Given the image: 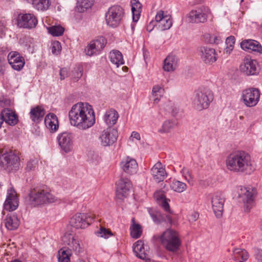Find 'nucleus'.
Listing matches in <instances>:
<instances>
[{"instance_id":"obj_33","label":"nucleus","mask_w":262,"mask_h":262,"mask_svg":"<svg viewBox=\"0 0 262 262\" xmlns=\"http://www.w3.org/2000/svg\"><path fill=\"white\" fill-rule=\"evenodd\" d=\"M130 4L133 13V20L134 22L138 20L142 11V4L139 0H131Z\"/></svg>"},{"instance_id":"obj_46","label":"nucleus","mask_w":262,"mask_h":262,"mask_svg":"<svg viewBox=\"0 0 262 262\" xmlns=\"http://www.w3.org/2000/svg\"><path fill=\"white\" fill-rule=\"evenodd\" d=\"M18 116H1L3 122L4 121L10 125H15L18 121Z\"/></svg>"},{"instance_id":"obj_61","label":"nucleus","mask_w":262,"mask_h":262,"mask_svg":"<svg viewBox=\"0 0 262 262\" xmlns=\"http://www.w3.org/2000/svg\"><path fill=\"white\" fill-rule=\"evenodd\" d=\"M43 116H31V118L32 121L38 123L43 120Z\"/></svg>"},{"instance_id":"obj_23","label":"nucleus","mask_w":262,"mask_h":262,"mask_svg":"<svg viewBox=\"0 0 262 262\" xmlns=\"http://www.w3.org/2000/svg\"><path fill=\"white\" fill-rule=\"evenodd\" d=\"M72 134L68 132H64L58 136V141L59 146L65 152H70L73 148Z\"/></svg>"},{"instance_id":"obj_5","label":"nucleus","mask_w":262,"mask_h":262,"mask_svg":"<svg viewBox=\"0 0 262 262\" xmlns=\"http://www.w3.org/2000/svg\"><path fill=\"white\" fill-rule=\"evenodd\" d=\"M212 100L211 91L207 88H201L195 91L193 102L197 110H202L208 108Z\"/></svg>"},{"instance_id":"obj_14","label":"nucleus","mask_w":262,"mask_h":262,"mask_svg":"<svg viewBox=\"0 0 262 262\" xmlns=\"http://www.w3.org/2000/svg\"><path fill=\"white\" fill-rule=\"evenodd\" d=\"M132 187V184L129 179L126 178H121L116 183V198L121 201L123 200L128 195Z\"/></svg>"},{"instance_id":"obj_59","label":"nucleus","mask_w":262,"mask_h":262,"mask_svg":"<svg viewBox=\"0 0 262 262\" xmlns=\"http://www.w3.org/2000/svg\"><path fill=\"white\" fill-rule=\"evenodd\" d=\"M168 201L169 200L166 199V198L165 200H163L162 202H160L159 204L166 211V212H169L170 209H169V205L168 204Z\"/></svg>"},{"instance_id":"obj_54","label":"nucleus","mask_w":262,"mask_h":262,"mask_svg":"<svg viewBox=\"0 0 262 262\" xmlns=\"http://www.w3.org/2000/svg\"><path fill=\"white\" fill-rule=\"evenodd\" d=\"M154 199L159 204L160 202H162L163 200L166 199L165 195L162 191H158L154 193Z\"/></svg>"},{"instance_id":"obj_15","label":"nucleus","mask_w":262,"mask_h":262,"mask_svg":"<svg viewBox=\"0 0 262 262\" xmlns=\"http://www.w3.org/2000/svg\"><path fill=\"white\" fill-rule=\"evenodd\" d=\"M16 21L18 27L29 29L35 28L38 23L36 17L32 13H20Z\"/></svg>"},{"instance_id":"obj_25","label":"nucleus","mask_w":262,"mask_h":262,"mask_svg":"<svg viewBox=\"0 0 262 262\" xmlns=\"http://www.w3.org/2000/svg\"><path fill=\"white\" fill-rule=\"evenodd\" d=\"M18 206L16 194L15 191L11 189L8 191V195L4 203L6 210L12 211L15 210Z\"/></svg>"},{"instance_id":"obj_64","label":"nucleus","mask_w":262,"mask_h":262,"mask_svg":"<svg viewBox=\"0 0 262 262\" xmlns=\"http://www.w3.org/2000/svg\"><path fill=\"white\" fill-rule=\"evenodd\" d=\"M105 115H118V112L114 109H111Z\"/></svg>"},{"instance_id":"obj_12","label":"nucleus","mask_w":262,"mask_h":262,"mask_svg":"<svg viewBox=\"0 0 262 262\" xmlns=\"http://www.w3.org/2000/svg\"><path fill=\"white\" fill-rule=\"evenodd\" d=\"M210 12L208 7L202 6L189 12L188 15V21L192 23H204L207 20Z\"/></svg>"},{"instance_id":"obj_9","label":"nucleus","mask_w":262,"mask_h":262,"mask_svg":"<svg viewBox=\"0 0 262 262\" xmlns=\"http://www.w3.org/2000/svg\"><path fill=\"white\" fill-rule=\"evenodd\" d=\"M238 198L241 199L244 204L246 211H249L253 206L255 190L250 187L239 186L237 188Z\"/></svg>"},{"instance_id":"obj_26","label":"nucleus","mask_w":262,"mask_h":262,"mask_svg":"<svg viewBox=\"0 0 262 262\" xmlns=\"http://www.w3.org/2000/svg\"><path fill=\"white\" fill-rule=\"evenodd\" d=\"M151 174L157 183L163 181L166 176V172L162 164L158 161L151 168Z\"/></svg>"},{"instance_id":"obj_45","label":"nucleus","mask_w":262,"mask_h":262,"mask_svg":"<svg viewBox=\"0 0 262 262\" xmlns=\"http://www.w3.org/2000/svg\"><path fill=\"white\" fill-rule=\"evenodd\" d=\"M165 110L167 113L173 114L181 113L182 112L179 106L172 103L171 102H168L167 103Z\"/></svg>"},{"instance_id":"obj_52","label":"nucleus","mask_w":262,"mask_h":262,"mask_svg":"<svg viewBox=\"0 0 262 262\" xmlns=\"http://www.w3.org/2000/svg\"><path fill=\"white\" fill-rule=\"evenodd\" d=\"M38 164L37 159L30 160L27 163L26 169L28 171L34 170Z\"/></svg>"},{"instance_id":"obj_44","label":"nucleus","mask_w":262,"mask_h":262,"mask_svg":"<svg viewBox=\"0 0 262 262\" xmlns=\"http://www.w3.org/2000/svg\"><path fill=\"white\" fill-rule=\"evenodd\" d=\"M50 34L54 36L61 35L64 32V28L60 26H53L48 28Z\"/></svg>"},{"instance_id":"obj_63","label":"nucleus","mask_w":262,"mask_h":262,"mask_svg":"<svg viewBox=\"0 0 262 262\" xmlns=\"http://www.w3.org/2000/svg\"><path fill=\"white\" fill-rule=\"evenodd\" d=\"M132 138H135L137 139V140H140V134L136 132H133L131 134V136L130 137V139Z\"/></svg>"},{"instance_id":"obj_57","label":"nucleus","mask_w":262,"mask_h":262,"mask_svg":"<svg viewBox=\"0 0 262 262\" xmlns=\"http://www.w3.org/2000/svg\"><path fill=\"white\" fill-rule=\"evenodd\" d=\"M235 37L233 36H230L227 37L226 39V43L229 48H231V50L232 49L234 43H235Z\"/></svg>"},{"instance_id":"obj_37","label":"nucleus","mask_w":262,"mask_h":262,"mask_svg":"<svg viewBox=\"0 0 262 262\" xmlns=\"http://www.w3.org/2000/svg\"><path fill=\"white\" fill-rule=\"evenodd\" d=\"M110 58L111 62L118 68L124 63L122 53L118 51H112L110 53Z\"/></svg>"},{"instance_id":"obj_55","label":"nucleus","mask_w":262,"mask_h":262,"mask_svg":"<svg viewBox=\"0 0 262 262\" xmlns=\"http://www.w3.org/2000/svg\"><path fill=\"white\" fill-rule=\"evenodd\" d=\"M209 41L211 43L219 44L221 42V38L220 36L216 35H210Z\"/></svg>"},{"instance_id":"obj_30","label":"nucleus","mask_w":262,"mask_h":262,"mask_svg":"<svg viewBox=\"0 0 262 262\" xmlns=\"http://www.w3.org/2000/svg\"><path fill=\"white\" fill-rule=\"evenodd\" d=\"M178 58L173 55L167 56L164 61L163 69L167 72L173 71L178 67Z\"/></svg>"},{"instance_id":"obj_13","label":"nucleus","mask_w":262,"mask_h":262,"mask_svg":"<svg viewBox=\"0 0 262 262\" xmlns=\"http://www.w3.org/2000/svg\"><path fill=\"white\" fill-rule=\"evenodd\" d=\"M118 131L116 128L108 127L100 133L99 139L103 146H110L117 140Z\"/></svg>"},{"instance_id":"obj_40","label":"nucleus","mask_w":262,"mask_h":262,"mask_svg":"<svg viewBox=\"0 0 262 262\" xmlns=\"http://www.w3.org/2000/svg\"><path fill=\"white\" fill-rule=\"evenodd\" d=\"M170 187L172 190L179 193H181L187 189V185L185 183L176 180L170 182Z\"/></svg>"},{"instance_id":"obj_19","label":"nucleus","mask_w":262,"mask_h":262,"mask_svg":"<svg viewBox=\"0 0 262 262\" xmlns=\"http://www.w3.org/2000/svg\"><path fill=\"white\" fill-rule=\"evenodd\" d=\"M225 201L224 195L219 192L214 194L211 198L212 208L215 216L218 218L222 216Z\"/></svg>"},{"instance_id":"obj_18","label":"nucleus","mask_w":262,"mask_h":262,"mask_svg":"<svg viewBox=\"0 0 262 262\" xmlns=\"http://www.w3.org/2000/svg\"><path fill=\"white\" fill-rule=\"evenodd\" d=\"M7 58L9 63L13 70L20 71L23 69L25 64V58L18 52L11 51Z\"/></svg>"},{"instance_id":"obj_31","label":"nucleus","mask_w":262,"mask_h":262,"mask_svg":"<svg viewBox=\"0 0 262 262\" xmlns=\"http://www.w3.org/2000/svg\"><path fill=\"white\" fill-rule=\"evenodd\" d=\"M45 124L50 132H56L59 127V122L57 116H46Z\"/></svg>"},{"instance_id":"obj_34","label":"nucleus","mask_w":262,"mask_h":262,"mask_svg":"<svg viewBox=\"0 0 262 262\" xmlns=\"http://www.w3.org/2000/svg\"><path fill=\"white\" fill-rule=\"evenodd\" d=\"M249 258V254L245 249L236 248L233 251L232 258L237 262L246 261Z\"/></svg>"},{"instance_id":"obj_7","label":"nucleus","mask_w":262,"mask_h":262,"mask_svg":"<svg viewBox=\"0 0 262 262\" xmlns=\"http://www.w3.org/2000/svg\"><path fill=\"white\" fill-rule=\"evenodd\" d=\"M94 216L91 213H77L70 219V225L76 229H84L94 221Z\"/></svg>"},{"instance_id":"obj_48","label":"nucleus","mask_w":262,"mask_h":262,"mask_svg":"<svg viewBox=\"0 0 262 262\" xmlns=\"http://www.w3.org/2000/svg\"><path fill=\"white\" fill-rule=\"evenodd\" d=\"M61 46L58 41H54L52 43L51 51L54 55H58L60 53Z\"/></svg>"},{"instance_id":"obj_28","label":"nucleus","mask_w":262,"mask_h":262,"mask_svg":"<svg viewBox=\"0 0 262 262\" xmlns=\"http://www.w3.org/2000/svg\"><path fill=\"white\" fill-rule=\"evenodd\" d=\"M148 211L152 221L156 224H161L163 222H168L170 224H171L172 219L170 215L162 214L159 211L155 210L151 208H149Z\"/></svg>"},{"instance_id":"obj_10","label":"nucleus","mask_w":262,"mask_h":262,"mask_svg":"<svg viewBox=\"0 0 262 262\" xmlns=\"http://www.w3.org/2000/svg\"><path fill=\"white\" fill-rule=\"evenodd\" d=\"M95 116H69L71 125L79 129H85L92 126L95 123Z\"/></svg>"},{"instance_id":"obj_16","label":"nucleus","mask_w":262,"mask_h":262,"mask_svg":"<svg viewBox=\"0 0 262 262\" xmlns=\"http://www.w3.org/2000/svg\"><path fill=\"white\" fill-rule=\"evenodd\" d=\"M106 43V40L103 37L91 41L86 47L84 52L86 55L92 56L100 53Z\"/></svg>"},{"instance_id":"obj_21","label":"nucleus","mask_w":262,"mask_h":262,"mask_svg":"<svg viewBox=\"0 0 262 262\" xmlns=\"http://www.w3.org/2000/svg\"><path fill=\"white\" fill-rule=\"evenodd\" d=\"M62 242L65 245L69 246V248L76 253H80L82 249L80 242L74 234L66 233L62 237Z\"/></svg>"},{"instance_id":"obj_41","label":"nucleus","mask_w":262,"mask_h":262,"mask_svg":"<svg viewBox=\"0 0 262 262\" xmlns=\"http://www.w3.org/2000/svg\"><path fill=\"white\" fill-rule=\"evenodd\" d=\"M132 225L130 227V235L132 237L135 238H139L142 233V230L141 226L135 223V219H132Z\"/></svg>"},{"instance_id":"obj_42","label":"nucleus","mask_w":262,"mask_h":262,"mask_svg":"<svg viewBox=\"0 0 262 262\" xmlns=\"http://www.w3.org/2000/svg\"><path fill=\"white\" fill-rule=\"evenodd\" d=\"M71 252L69 250L61 249L58 251V262H70Z\"/></svg>"},{"instance_id":"obj_58","label":"nucleus","mask_w":262,"mask_h":262,"mask_svg":"<svg viewBox=\"0 0 262 262\" xmlns=\"http://www.w3.org/2000/svg\"><path fill=\"white\" fill-rule=\"evenodd\" d=\"M254 257L257 262H262V250L257 249L255 250Z\"/></svg>"},{"instance_id":"obj_1","label":"nucleus","mask_w":262,"mask_h":262,"mask_svg":"<svg viewBox=\"0 0 262 262\" xmlns=\"http://www.w3.org/2000/svg\"><path fill=\"white\" fill-rule=\"evenodd\" d=\"M226 165L229 171L238 173L249 174L255 169L250 155L243 150L230 154L226 158Z\"/></svg>"},{"instance_id":"obj_11","label":"nucleus","mask_w":262,"mask_h":262,"mask_svg":"<svg viewBox=\"0 0 262 262\" xmlns=\"http://www.w3.org/2000/svg\"><path fill=\"white\" fill-rule=\"evenodd\" d=\"M239 69L242 73L247 76L256 75L259 73L257 62L249 56L244 58L240 65Z\"/></svg>"},{"instance_id":"obj_2","label":"nucleus","mask_w":262,"mask_h":262,"mask_svg":"<svg viewBox=\"0 0 262 262\" xmlns=\"http://www.w3.org/2000/svg\"><path fill=\"white\" fill-rule=\"evenodd\" d=\"M28 196L29 203L33 207L41 206L57 201L56 198L43 186L31 188Z\"/></svg>"},{"instance_id":"obj_35","label":"nucleus","mask_w":262,"mask_h":262,"mask_svg":"<svg viewBox=\"0 0 262 262\" xmlns=\"http://www.w3.org/2000/svg\"><path fill=\"white\" fill-rule=\"evenodd\" d=\"M164 93V90L163 86L158 84L155 85L153 86L151 97L152 98L153 103L154 104L159 103Z\"/></svg>"},{"instance_id":"obj_20","label":"nucleus","mask_w":262,"mask_h":262,"mask_svg":"<svg viewBox=\"0 0 262 262\" xmlns=\"http://www.w3.org/2000/svg\"><path fill=\"white\" fill-rule=\"evenodd\" d=\"M198 53L201 59L206 64H212L217 59L215 50L208 47H201L198 48Z\"/></svg>"},{"instance_id":"obj_49","label":"nucleus","mask_w":262,"mask_h":262,"mask_svg":"<svg viewBox=\"0 0 262 262\" xmlns=\"http://www.w3.org/2000/svg\"><path fill=\"white\" fill-rule=\"evenodd\" d=\"M83 69L81 67H78L73 72L72 79L74 81H77L82 76Z\"/></svg>"},{"instance_id":"obj_4","label":"nucleus","mask_w":262,"mask_h":262,"mask_svg":"<svg viewBox=\"0 0 262 262\" xmlns=\"http://www.w3.org/2000/svg\"><path fill=\"white\" fill-rule=\"evenodd\" d=\"M125 13L123 8L119 5L110 7L105 15L106 25L112 28L118 27L122 22Z\"/></svg>"},{"instance_id":"obj_60","label":"nucleus","mask_w":262,"mask_h":262,"mask_svg":"<svg viewBox=\"0 0 262 262\" xmlns=\"http://www.w3.org/2000/svg\"><path fill=\"white\" fill-rule=\"evenodd\" d=\"M0 115H16V112L14 110H13L10 108H5L1 111Z\"/></svg>"},{"instance_id":"obj_38","label":"nucleus","mask_w":262,"mask_h":262,"mask_svg":"<svg viewBox=\"0 0 262 262\" xmlns=\"http://www.w3.org/2000/svg\"><path fill=\"white\" fill-rule=\"evenodd\" d=\"M33 7L40 11L47 10L50 6V0H32Z\"/></svg>"},{"instance_id":"obj_6","label":"nucleus","mask_w":262,"mask_h":262,"mask_svg":"<svg viewBox=\"0 0 262 262\" xmlns=\"http://www.w3.org/2000/svg\"><path fill=\"white\" fill-rule=\"evenodd\" d=\"M0 165L8 171L17 170L20 164L19 158L16 153L13 151L4 152L1 151Z\"/></svg>"},{"instance_id":"obj_17","label":"nucleus","mask_w":262,"mask_h":262,"mask_svg":"<svg viewBox=\"0 0 262 262\" xmlns=\"http://www.w3.org/2000/svg\"><path fill=\"white\" fill-rule=\"evenodd\" d=\"M156 24L152 26H157L162 31L168 30L172 25L171 17L169 15L165 14L162 10L158 11L155 16Z\"/></svg>"},{"instance_id":"obj_32","label":"nucleus","mask_w":262,"mask_h":262,"mask_svg":"<svg viewBox=\"0 0 262 262\" xmlns=\"http://www.w3.org/2000/svg\"><path fill=\"white\" fill-rule=\"evenodd\" d=\"M19 224L20 221L15 214L7 216L5 220V226L9 230L17 229Z\"/></svg>"},{"instance_id":"obj_3","label":"nucleus","mask_w":262,"mask_h":262,"mask_svg":"<svg viewBox=\"0 0 262 262\" xmlns=\"http://www.w3.org/2000/svg\"><path fill=\"white\" fill-rule=\"evenodd\" d=\"M154 238L159 239L166 250L173 253L176 252L181 245L178 233L171 229L166 230L161 235H155Z\"/></svg>"},{"instance_id":"obj_39","label":"nucleus","mask_w":262,"mask_h":262,"mask_svg":"<svg viewBox=\"0 0 262 262\" xmlns=\"http://www.w3.org/2000/svg\"><path fill=\"white\" fill-rule=\"evenodd\" d=\"M179 122L177 119L173 118L171 119L166 120L163 124L162 128L159 130L160 133H169Z\"/></svg>"},{"instance_id":"obj_29","label":"nucleus","mask_w":262,"mask_h":262,"mask_svg":"<svg viewBox=\"0 0 262 262\" xmlns=\"http://www.w3.org/2000/svg\"><path fill=\"white\" fill-rule=\"evenodd\" d=\"M241 47L244 50H250L259 53H262V47L257 41L252 39L243 40L241 43Z\"/></svg>"},{"instance_id":"obj_8","label":"nucleus","mask_w":262,"mask_h":262,"mask_svg":"<svg viewBox=\"0 0 262 262\" xmlns=\"http://www.w3.org/2000/svg\"><path fill=\"white\" fill-rule=\"evenodd\" d=\"M260 95L258 89L250 88L243 91L241 100L247 107H253L259 102Z\"/></svg>"},{"instance_id":"obj_62","label":"nucleus","mask_w":262,"mask_h":262,"mask_svg":"<svg viewBox=\"0 0 262 262\" xmlns=\"http://www.w3.org/2000/svg\"><path fill=\"white\" fill-rule=\"evenodd\" d=\"M199 217V214L198 213L194 212H193L189 217V221L190 222H195L196 221Z\"/></svg>"},{"instance_id":"obj_53","label":"nucleus","mask_w":262,"mask_h":262,"mask_svg":"<svg viewBox=\"0 0 262 262\" xmlns=\"http://www.w3.org/2000/svg\"><path fill=\"white\" fill-rule=\"evenodd\" d=\"M97 233L100 237H104L105 238H108L113 235L110 230L106 229L104 227H101Z\"/></svg>"},{"instance_id":"obj_50","label":"nucleus","mask_w":262,"mask_h":262,"mask_svg":"<svg viewBox=\"0 0 262 262\" xmlns=\"http://www.w3.org/2000/svg\"><path fill=\"white\" fill-rule=\"evenodd\" d=\"M181 172L187 182L190 184H192L193 177L190 171L188 169L184 168L182 169Z\"/></svg>"},{"instance_id":"obj_43","label":"nucleus","mask_w":262,"mask_h":262,"mask_svg":"<svg viewBox=\"0 0 262 262\" xmlns=\"http://www.w3.org/2000/svg\"><path fill=\"white\" fill-rule=\"evenodd\" d=\"M88 160L93 164L96 165L100 161V157L99 153L95 150H90L88 151Z\"/></svg>"},{"instance_id":"obj_36","label":"nucleus","mask_w":262,"mask_h":262,"mask_svg":"<svg viewBox=\"0 0 262 262\" xmlns=\"http://www.w3.org/2000/svg\"><path fill=\"white\" fill-rule=\"evenodd\" d=\"M94 0H77L75 10L79 13L84 12L93 5Z\"/></svg>"},{"instance_id":"obj_51","label":"nucleus","mask_w":262,"mask_h":262,"mask_svg":"<svg viewBox=\"0 0 262 262\" xmlns=\"http://www.w3.org/2000/svg\"><path fill=\"white\" fill-rule=\"evenodd\" d=\"M30 115H45V110L42 105H37L31 109Z\"/></svg>"},{"instance_id":"obj_24","label":"nucleus","mask_w":262,"mask_h":262,"mask_svg":"<svg viewBox=\"0 0 262 262\" xmlns=\"http://www.w3.org/2000/svg\"><path fill=\"white\" fill-rule=\"evenodd\" d=\"M120 166L123 171L129 174L136 173L138 170V164L136 161L129 157L123 159Z\"/></svg>"},{"instance_id":"obj_22","label":"nucleus","mask_w":262,"mask_h":262,"mask_svg":"<svg viewBox=\"0 0 262 262\" xmlns=\"http://www.w3.org/2000/svg\"><path fill=\"white\" fill-rule=\"evenodd\" d=\"M69 115H95V113L92 105L80 102L73 105Z\"/></svg>"},{"instance_id":"obj_47","label":"nucleus","mask_w":262,"mask_h":262,"mask_svg":"<svg viewBox=\"0 0 262 262\" xmlns=\"http://www.w3.org/2000/svg\"><path fill=\"white\" fill-rule=\"evenodd\" d=\"M118 119V116H104L103 120L108 127L115 124Z\"/></svg>"},{"instance_id":"obj_27","label":"nucleus","mask_w":262,"mask_h":262,"mask_svg":"<svg viewBox=\"0 0 262 262\" xmlns=\"http://www.w3.org/2000/svg\"><path fill=\"white\" fill-rule=\"evenodd\" d=\"M148 246L145 245L141 240L136 242L133 246V251L137 257L141 259H147L148 258Z\"/></svg>"},{"instance_id":"obj_56","label":"nucleus","mask_w":262,"mask_h":262,"mask_svg":"<svg viewBox=\"0 0 262 262\" xmlns=\"http://www.w3.org/2000/svg\"><path fill=\"white\" fill-rule=\"evenodd\" d=\"M69 70L67 68H61L60 70V78L61 80L64 79L69 76Z\"/></svg>"}]
</instances>
